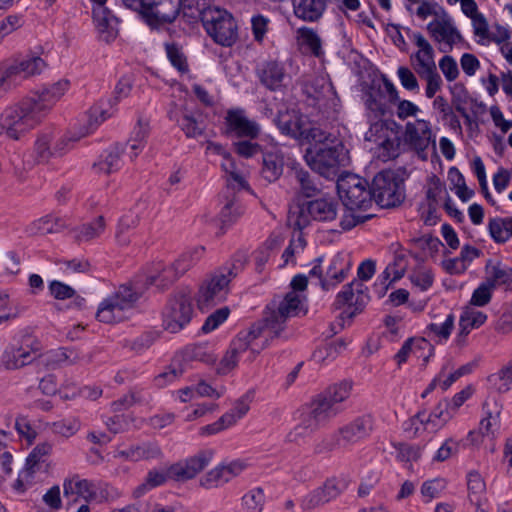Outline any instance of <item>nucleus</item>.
<instances>
[{"mask_svg": "<svg viewBox=\"0 0 512 512\" xmlns=\"http://www.w3.org/2000/svg\"><path fill=\"white\" fill-rule=\"evenodd\" d=\"M69 84L68 80H60L7 107L0 114V135L5 134L12 140H19L34 129L68 90Z\"/></svg>", "mask_w": 512, "mask_h": 512, "instance_id": "1", "label": "nucleus"}, {"mask_svg": "<svg viewBox=\"0 0 512 512\" xmlns=\"http://www.w3.org/2000/svg\"><path fill=\"white\" fill-rule=\"evenodd\" d=\"M307 284V276L303 274L295 275L291 281L293 291L288 292L282 300H273L267 305L263 320L265 326L271 329L274 336H280L285 329L287 319L297 315L301 300L296 292L304 291Z\"/></svg>", "mask_w": 512, "mask_h": 512, "instance_id": "2", "label": "nucleus"}, {"mask_svg": "<svg viewBox=\"0 0 512 512\" xmlns=\"http://www.w3.org/2000/svg\"><path fill=\"white\" fill-rule=\"evenodd\" d=\"M404 181L403 173L399 170L378 172L370 184L373 201L381 208L400 206L406 198Z\"/></svg>", "mask_w": 512, "mask_h": 512, "instance_id": "3", "label": "nucleus"}, {"mask_svg": "<svg viewBox=\"0 0 512 512\" xmlns=\"http://www.w3.org/2000/svg\"><path fill=\"white\" fill-rule=\"evenodd\" d=\"M304 157L313 171L327 179H334L344 160V145L339 139H332L324 144L310 146Z\"/></svg>", "mask_w": 512, "mask_h": 512, "instance_id": "4", "label": "nucleus"}, {"mask_svg": "<svg viewBox=\"0 0 512 512\" xmlns=\"http://www.w3.org/2000/svg\"><path fill=\"white\" fill-rule=\"evenodd\" d=\"M412 39L419 50L411 55L410 59L415 72L421 79L426 80L425 94L427 98L431 99L442 86V79L437 72L434 60V49L420 32L413 33Z\"/></svg>", "mask_w": 512, "mask_h": 512, "instance_id": "5", "label": "nucleus"}, {"mask_svg": "<svg viewBox=\"0 0 512 512\" xmlns=\"http://www.w3.org/2000/svg\"><path fill=\"white\" fill-rule=\"evenodd\" d=\"M364 286L356 281H352L343 286V289L336 295L333 303L335 310H340L347 306L338 316L337 323L330 324V332L327 337H332L339 333L345 326L346 319H353L361 313L367 305L370 297L364 292Z\"/></svg>", "mask_w": 512, "mask_h": 512, "instance_id": "6", "label": "nucleus"}, {"mask_svg": "<svg viewBox=\"0 0 512 512\" xmlns=\"http://www.w3.org/2000/svg\"><path fill=\"white\" fill-rule=\"evenodd\" d=\"M202 24L207 34L218 45L231 47L238 40L237 22L226 10L208 9L202 16Z\"/></svg>", "mask_w": 512, "mask_h": 512, "instance_id": "7", "label": "nucleus"}, {"mask_svg": "<svg viewBox=\"0 0 512 512\" xmlns=\"http://www.w3.org/2000/svg\"><path fill=\"white\" fill-rule=\"evenodd\" d=\"M337 190L347 210H366L372 205L371 186L355 174H347L338 179Z\"/></svg>", "mask_w": 512, "mask_h": 512, "instance_id": "8", "label": "nucleus"}, {"mask_svg": "<svg viewBox=\"0 0 512 512\" xmlns=\"http://www.w3.org/2000/svg\"><path fill=\"white\" fill-rule=\"evenodd\" d=\"M41 349L40 341L26 332L22 335L19 345L10 344L5 348L0 358V365L5 370L21 369L37 361Z\"/></svg>", "mask_w": 512, "mask_h": 512, "instance_id": "9", "label": "nucleus"}, {"mask_svg": "<svg viewBox=\"0 0 512 512\" xmlns=\"http://www.w3.org/2000/svg\"><path fill=\"white\" fill-rule=\"evenodd\" d=\"M140 296L141 293L131 285H121L114 294L101 302L96 313L97 319L104 323L122 320L123 311L131 308Z\"/></svg>", "mask_w": 512, "mask_h": 512, "instance_id": "10", "label": "nucleus"}, {"mask_svg": "<svg viewBox=\"0 0 512 512\" xmlns=\"http://www.w3.org/2000/svg\"><path fill=\"white\" fill-rule=\"evenodd\" d=\"M236 275L232 268L226 267L205 281L197 295L199 309L203 311L223 302L229 293V283Z\"/></svg>", "mask_w": 512, "mask_h": 512, "instance_id": "11", "label": "nucleus"}, {"mask_svg": "<svg viewBox=\"0 0 512 512\" xmlns=\"http://www.w3.org/2000/svg\"><path fill=\"white\" fill-rule=\"evenodd\" d=\"M193 306L191 296L177 292L171 296L162 312L163 327L170 333L181 331L192 319Z\"/></svg>", "mask_w": 512, "mask_h": 512, "instance_id": "12", "label": "nucleus"}, {"mask_svg": "<svg viewBox=\"0 0 512 512\" xmlns=\"http://www.w3.org/2000/svg\"><path fill=\"white\" fill-rule=\"evenodd\" d=\"M140 5L132 7L139 10L146 23L152 28L175 21L181 10V0H139Z\"/></svg>", "mask_w": 512, "mask_h": 512, "instance_id": "13", "label": "nucleus"}, {"mask_svg": "<svg viewBox=\"0 0 512 512\" xmlns=\"http://www.w3.org/2000/svg\"><path fill=\"white\" fill-rule=\"evenodd\" d=\"M338 202L332 198H318L310 200L299 206L295 226L302 230L306 228L311 220L328 222L336 219Z\"/></svg>", "mask_w": 512, "mask_h": 512, "instance_id": "14", "label": "nucleus"}, {"mask_svg": "<svg viewBox=\"0 0 512 512\" xmlns=\"http://www.w3.org/2000/svg\"><path fill=\"white\" fill-rule=\"evenodd\" d=\"M267 328L265 321L255 323L248 331H241L230 343L229 349L223 356L218 367V373L227 374L233 370L239 360V355L246 352L249 348L250 340L255 337H262Z\"/></svg>", "mask_w": 512, "mask_h": 512, "instance_id": "15", "label": "nucleus"}, {"mask_svg": "<svg viewBox=\"0 0 512 512\" xmlns=\"http://www.w3.org/2000/svg\"><path fill=\"white\" fill-rule=\"evenodd\" d=\"M348 487L347 479L331 477L325 480L322 486L307 493L301 500L303 511H311L338 498Z\"/></svg>", "mask_w": 512, "mask_h": 512, "instance_id": "16", "label": "nucleus"}, {"mask_svg": "<svg viewBox=\"0 0 512 512\" xmlns=\"http://www.w3.org/2000/svg\"><path fill=\"white\" fill-rule=\"evenodd\" d=\"M261 133L260 125L246 116L242 108L229 109L224 117L223 134L228 137L256 139Z\"/></svg>", "mask_w": 512, "mask_h": 512, "instance_id": "17", "label": "nucleus"}, {"mask_svg": "<svg viewBox=\"0 0 512 512\" xmlns=\"http://www.w3.org/2000/svg\"><path fill=\"white\" fill-rule=\"evenodd\" d=\"M214 450L204 449L195 455L170 465L172 479L177 482H185L195 478L212 461Z\"/></svg>", "mask_w": 512, "mask_h": 512, "instance_id": "18", "label": "nucleus"}, {"mask_svg": "<svg viewBox=\"0 0 512 512\" xmlns=\"http://www.w3.org/2000/svg\"><path fill=\"white\" fill-rule=\"evenodd\" d=\"M404 140L422 159L427 158L425 152L431 143L435 148L430 124L425 120L408 122L405 126Z\"/></svg>", "mask_w": 512, "mask_h": 512, "instance_id": "19", "label": "nucleus"}, {"mask_svg": "<svg viewBox=\"0 0 512 512\" xmlns=\"http://www.w3.org/2000/svg\"><path fill=\"white\" fill-rule=\"evenodd\" d=\"M44 66L45 63L43 59L38 56H31L15 61L0 69L10 85H12L15 84L17 80L25 79L29 76L40 73Z\"/></svg>", "mask_w": 512, "mask_h": 512, "instance_id": "20", "label": "nucleus"}, {"mask_svg": "<svg viewBox=\"0 0 512 512\" xmlns=\"http://www.w3.org/2000/svg\"><path fill=\"white\" fill-rule=\"evenodd\" d=\"M502 406L496 400L486 401L483 404L484 418L480 421L479 432L470 431L468 437L471 442L477 441L476 436L494 437L495 433L500 429V415Z\"/></svg>", "mask_w": 512, "mask_h": 512, "instance_id": "21", "label": "nucleus"}, {"mask_svg": "<svg viewBox=\"0 0 512 512\" xmlns=\"http://www.w3.org/2000/svg\"><path fill=\"white\" fill-rule=\"evenodd\" d=\"M259 82L270 91L282 88L286 77L284 65L277 60H267L256 68Z\"/></svg>", "mask_w": 512, "mask_h": 512, "instance_id": "22", "label": "nucleus"}, {"mask_svg": "<svg viewBox=\"0 0 512 512\" xmlns=\"http://www.w3.org/2000/svg\"><path fill=\"white\" fill-rule=\"evenodd\" d=\"M374 418L370 414H365L355 418L352 422L339 428L346 446L354 444L370 436L374 430Z\"/></svg>", "mask_w": 512, "mask_h": 512, "instance_id": "23", "label": "nucleus"}, {"mask_svg": "<svg viewBox=\"0 0 512 512\" xmlns=\"http://www.w3.org/2000/svg\"><path fill=\"white\" fill-rule=\"evenodd\" d=\"M427 30L435 41L444 43L445 47L440 49L442 52L451 51L453 45L462 40L460 32L449 19L433 20L428 23Z\"/></svg>", "mask_w": 512, "mask_h": 512, "instance_id": "24", "label": "nucleus"}, {"mask_svg": "<svg viewBox=\"0 0 512 512\" xmlns=\"http://www.w3.org/2000/svg\"><path fill=\"white\" fill-rule=\"evenodd\" d=\"M93 19L100 39L106 43L114 41L118 35L117 17L105 6H94Z\"/></svg>", "mask_w": 512, "mask_h": 512, "instance_id": "25", "label": "nucleus"}, {"mask_svg": "<svg viewBox=\"0 0 512 512\" xmlns=\"http://www.w3.org/2000/svg\"><path fill=\"white\" fill-rule=\"evenodd\" d=\"M350 262L342 253L333 256L325 271V279L322 282V290L329 291L343 282L350 270Z\"/></svg>", "mask_w": 512, "mask_h": 512, "instance_id": "26", "label": "nucleus"}, {"mask_svg": "<svg viewBox=\"0 0 512 512\" xmlns=\"http://www.w3.org/2000/svg\"><path fill=\"white\" fill-rule=\"evenodd\" d=\"M293 13L304 22H318L327 8V0H291Z\"/></svg>", "mask_w": 512, "mask_h": 512, "instance_id": "27", "label": "nucleus"}, {"mask_svg": "<svg viewBox=\"0 0 512 512\" xmlns=\"http://www.w3.org/2000/svg\"><path fill=\"white\" fill-rule=\"evenodd\" d=\"M223 197L226 199V202L220 212L222 225L217 233L218 236L223 235L225 228L234 223L244 213V207L238 201L234 188H231L230 185L223 191Z\"/></svg>", "mask_w": 512, "mask_h": 512, "instance_id": "28", "label": "nucleus"}, {"mask_svg": "<svg viewBox=\"0 0 512 512\" xmlns=\"http://www.w3.org/2000/svg\"><path fill=\"white\" fill-rule=\"evenodd\" d=\"M274 123L283 135L297 140L302 135L305 124L302 117L293 110L279 111Z\"/></svg>", "mask_w": 512, "mask_h": 512, "instance_id": "29", "label": "nucleus"}, {"mask_svg": "<svg viewBox=\"0 0 512 512\" xmlns=\"http://www.w3.org/2000/svg\"><path fill=\"white\" fill-rule=\"evenodd\" d=\"M284 156L283 153L274 148L262 154L261 177L268 183L277 181L283 173Z\"/></svg>", "mask_w": 512, "mask_h": 512, "instance_id": "30", "label": "nucleus"}, {"mask_svg": "<svg viewBox=\"0 0 512 512\" xmlns=\"http://www.w3.org/2000/svg\"><path fill=\"white\" fill-rule=\"evenodd\" d=\"M401 126L394 120H379L370 125L365 133V140L378 144L385 138L392 137L393 134H399Z\"/></svg>", "mask_w": 512, "mask_h": 512, "instance_id": "31", "label": "nucleus"}, {"mask_svg": "<svg viewBox=\"0 0 512 512\" xmlns=\"http://www.w3.org/2000/svg\"><path fill=\"white\" fill-rule=\"evenodd\" d=\"M454 416L450 409V402L447 399L439 401L434 410L427 414L425 411H420L416 414V418L421 423H433L435 426H443Z\"/></svg>", "mask_w": 512, "mask_h": 512, "instance_id": "32", "label": "nucleus"}, {"mask_svg": "<svg viewBox=\"0 0 512 512\" xmlns=\"http://www.w3.org/2000/svg\"><path fill=\"white\" fill-rule=\"evenodd\" d=\"M294 177L299 185V192L306 198L317 196L321 192V186L311 173L301 167L294 166Z\"/></svg>", "mask_w": 512, "mask_h": 512, "instance_id": "33", "label": "nucleus"}, {"mask_svg": "<svg viewBox=\"0 0 512 512\" xmlns=\"http://www.w3.org/2000/svg\"><path fill=\"white\" fill-rule=\"evenodd\" d=\"M310 413L321 425L328 422L340 412V407H334L322 395L318 394L307 407Z\"/></svg>", "mask_w": 512, "mask_h": 512, "instance_id": "34", "label": "nucleus"}, {"mask_svg": "<svg viewBox=\"0 0 512 512\" xmlns=\"http://www.w3.org/2000/svg\"><path fill=\"white\" fill-rule=\"evenodd\" d=\"M120 454L132 461H140L158 459L162 456V451L157 444L147 442L129 447L128 449L121 451Z\"/></svg>", "mask_w": 512, "mask_h": 512, "instance_id": "35", "label": "nucleus"}, {"mask_svg": "<svg viewBox=\"0 0 512 512\" xmlns=\"http://www.w3.org/2000/svg\"><path fill=\"white\" fill-rule=\"evenodd\" d=\"M122 154H124L123 145L119 143L115 144L105 151V154L102 155L103 158L98 163H95L94 167L106 174L115 172L122 166Z\"/></svg>", "mask_w": 512, "mask_h": 512, "instance_id": "36", "label": "nucleus"}, {"mask_svg": "<svg viewBox=\"0 0 512 512\" xmlns=\"http://www.w3.org/2000/svg\"><path fill=\"white\" fill-rule=\"evenodd\" d=\"M168 479H172L170 466L166 471L150 470L144 478V481L134 489L133 496L139 498L149 490L165 484Z\"/></svg>", "mask_w": 512, "mask_h": 512, "instance_id": "37", "label": "nucleus"}, {"mask_svg": "<svg viewBox=\"0 0 512 512\" xmlns=\"http://www.w3.org/2000/svg\"><path fill=\"white\" fill-rule=\"evenodd\" d=\"M487 381L498 393H506L512 390V359L497 372L489 375Z\"/></svg>", "mask_w": 512, "mask_h": 512, "instance_id": "38", "label": "nucleus"}, {"mask_svg": "<svg viewBox=\"0 0 512 512\" xmlns=\"http://www.w3.org/2000/svg\"><path fill=\"white\" fill-rule=\"evenodd\" d=\"M140 223V214L129 211L123 215L118 222L116 230V240L120 245H128L130 242V231L135 229Z\"/></svg>", "mask_w": 512, "mask_h": 512, "instance_id": "39", "label": "nucleus"}, {"mask_svg": "<svg viewBox=\"0 0 512 512\" xmlns=\"http://www.w3.org/2000/svg\"><path fill=\"white\" fill-rule=\"evenodd\" d=\"M488 230L496 243H505L512 238V217L490 219Z\"/></svg>", "mask_w": 512, "mask_h": 512, "instance_id": "40", "label": "nucleus"}, {"mask_svg": "<svg viewBox=\"0 0 512 512\" xmlns=\"http://www.w3.org/2000/svg\"><path fill=\"white\" fill-rule=\"evenodd\" d=\"M105 229L103 216H98L92 222L81 225L74 229V238L77 242H88L101 235Z\"/></svg>", "mask_w": 512, "mask_h": 512, "instance_id": "41", "label": "nucleus"}, {"mask_svg": "<svg viewBox=\"0 0 512 512\" xmlns=\"http://www.w3.org/2000/svg\"><path fill=\"white\" fill-rule=\"evenodd\" d=\"M183 360L200 361L206 364H213L216 361V355L207 344L188 345L183 350Z\"/></svg>", "mask_w": 512, "mask_h": 512, "instance_id": "42", "label": "nucleus"}, {"mask_svg": "<svg viewBox=\"0 0 512 512\" xmlns=\"http://www.w3.org/2000/svg\"><path fill=\"white\" fill-rule=\"evenodd\" d=\"M486 273L487 277L485 280L493 284L494 288L512 283V268L502 266L501 263L492 265V261L489 260L486 265Z\"/></svg>", "mask_w": 512, "mask_h": 512, "instance_id": "43", "label": "nucleus"}, {"mask_svg": "<svg viewBox=\"0 0 512 512\" xmlns=\"http://www.w3.org/2000/svg\"><path fill=\"white\" fill-rule=\"evenodd\" d=\"M467 489L469 501L479 507L485 495L486 484L477 471H470L467 475Z\"/></svg>", "mask_w": 512, "mask_h": 512, "instance_id": "44", "label": "nucleus"}, {"mask_svg": "<svg viewBox=\"0 0 512 512\" xmlns=\"http://www.w3.org/2000/svg\"><path fill=\"white\" fill-rule=\"evenodd\" d=\"M351 390L352 383L350 381H342L328 387L320 395L326 398L332 406L339 407V404L350 396Z\"/></svg>", "mask_w": 512, "mask_h": 512, "instance_id": "45", "label": "nucleus"}, {"mask_svg": "<svg viewBox=\"0 0 512 512\" xmlns=\"http://www.w3.org/2000/svg\"><path fill=\"white\" fill-rule=\"evenodd\" d=\"M204 251L205 248L203 246H198L184 252L172 263L174 269L179 273L180 276H182L200 260L204 254Z\"/></svg>", "mask_w": 512, "mask_h": 512, "instance_id": "46", "label": "nucleus"}, {"mask_svg": "<svg viewBox=\"0 0 512 512\" xmlns=\"http://www.w3.org/2000/svg\"><path fill=\"white\" fill-rule=\"evenodd\" d=\"M158 273L150 275L146 279L148 285H156L160 289H165L175 282L179 277V273L174 269L173 265L157 268Z\"/></svg>", "mask_w": 512, "mask_h": 512, "instance_id": "47", "label": "nucleus"}, {"mask_svg": "<svg viewBox=\"0 0 512 512\" xmlns=\"http://www.w3.org/2000/svg\"><path fill=\"white\" fill-rule=\"evenodd\" d=\"M433 107L441 113L442 120L447 122L452 130H462L458 116L454 113L452 106L448 104L447 100L443 96H437L434 99Z\"/></svg>", "mask_w": 512, "mask_h": 512, "instance_id": "48", "label": "nucleus"}, {"mask_svg": "<svg viewBox=\"0 0 512 512\" xmlns=\"http://www.w3.org/2000/svg\"><path fill=\"white\" fill-rule=\"evenodd\" d=\"M401 139L399 134H393L390 138H385L378 143V158L386 162L395 159L400 154Z\"/></svg>", "mask_w": 512, "mask_h": 512, "instance_id": "49", "label": "nucleus"}, {"mask_svg": "<svg viewBox=\"0 0 512 512\" xmlns=\"http://www.w3.org/2000/svg\"><path fill=\"white\" fill-rule=\"evenodd\" d=\"M51 450L52 446L49 443L44 442L36 445L26 459L25 471L27 474H34L38 464L45 462Z\"/></svg>", "mask_w": 512, "mask_h": 512, "instance_id": "50", "label": "nucleus"}, {"mask_svg": "<svg viewBox=\"0 0 512 512\" xmlns=\"http://www.w3.org/2000/svg\"><path fill=\"white\" fill-rule=\"evenodd\" d=\"M332 139L337 138L319 127L308 126L307 123H305L303 133L298 140L307 141L311 146H317L318 144H324V142L332 141Z\"/></svg>", "mask_w": 512, "mask_h": 512, "instance_id": "51", "label": "nucleus"}, {"mask_svg": "<svg viewBox=\"0 0 512 512\" xmlns=\"http://www.w3.org/2000/svg\"><path fill=\"white\" fill-rule=\"evenodd\" d=\"M165 51L167 58L175 69L182 74L189 71L187 58L176 43H165Z\"/></svg>", "mask_w": 512, "mask_h": 512, "instance_id": "52", "label": "nucleus"}, {"mask_svg": "<svg viewBox=\"0 0 512 512\" xmlns=\"http://www.w3.org/2000/svg\"><path fill=\"white\" fill-rule=\"evenodd\" d=\"M342 435L340 433V430L325 436L322 438L319 442H317L314 445V453L315 454H325L332 452L336 449H339L341 447H345L346 444L344 440H341Z\"/></svg>", "mask_w": 512, "mask_h": 512, "instance_id": "53", "label": "nucleus"}, {"mask_svg": "<svg viewBox=\"0 0 512 512\" xmlns=\"http://www.w3.org/2000/svg\"><path fill=\"white\" fill-rule=\"evenodd\" d=\"M298 33L303 45H305L315 57H320L323 54L321 38L312 28L302 27L298 30Z\"/></svg>", "mask_w": 512, "mask_h": 512, "instance_id": "54", "label": "nucleus"}, {"mask_svg": "<svg viewBox=\"0 0 512 512\" xmlns=\"http://www.w3.org/2000/svg\"><path fill=\"white\" fill-rule=\"evenodd\" d=\"M185 369L178 361H173L163 372L155 376L154 383L157 387H165L182 376Z\"/></svg>", "mask_w": 512, "mask_h": 512, "instance_id": "55", "label": "nucleus"}, {"mask_svg": "<svg viewBox=\"0 0 512 512\" xmlns=\"http://www.w3.org/2000/svg\"><path fill=\"white\" fill-rule=\"evenodd\" d=\"M65 227L64 220L52 216H45L33 223V229L40 234L58 233Z\"/></svg>", "mask_w": 512, "mask_h": 512, "instance_id": "56", "label": "nucleus"}, {"mask_svg": "<svg viewBox=\"0 0 512 512\" xmlns=\"http://www.w3.org/2000/svg\"><path fill=\"white\" fill-rule=\"evenodd\" d=\"M236 423V416L233 412L223 414L216 422L200 428V435L208 436L217 434Z\"/></svg>", "mask_w": 512, "mask_h": 512, "instance_id": "57", "label": "nucleus"}, {"mask_svg": "<svg viewBox=\"0 0 512 512\" xmlns=\"http://www.w3.org/2000/svg\"><path fill=\"white\" fill-rule=\"evenodd\" d=\"M265 501L261 488H255L242 497V505L247 512H261Z\"/></svg>", "mask_w": 512, "mask_h": 512, "instance_id": "58", "label": "nucleus"}, {"mask_svg": "<svg viewBox=\"0 0 512 512\" xmlns=\"http://www.w3.org/2000/svg\"><path fill=\"white\" fill-rule=\"evenodd\" d=\"M495 288L488 281L482 282L472 293L470 305L483 307L489 304L492 299V293Z\"/></svg>", "mask_w": 512, "mask_h": 512, "instance_id": "59", "label": "nucleus"}, {"mask_svg": "<svg viewBox=\"0 0 512 512\" xmlns=\"http://www.w3.org/2000/svg\"><path fill=\"white\" fill-rule=\"evenodd\" d=\"M229 481V476L225 475L222 465L210 470L200 479V486L205 489L218 487Z\"/></svg>", "mask_w": 512, "mask_h": 512, "instance_id": "60", "label": "nucleus"}, {"mask_svg": "<svg viewBox=\"0 0 512 512\" xmlns=\"http://www.w3.org/2000/svg\"><path fill=\"white\" fill-rule=\"evenodd\" d=\"M7 433L0 430V477L4 479L12 473V453L9 450L6 442L2 438H6Z\"/></svg>", "mask_w": 512, "mask_h": 512, "instance_id": "61", "label": "nucleus"}, {"mask_svg": "<svg viewBox=\"0 0 512 512\" xmlns=\"http://www.w3.org/2000/svg\"><path fill=\"white\" fill-rule=\"evenodd\" d=\"M50 134L40 135L35 142V155L38 163H46L53 156L56 155V150L50 148L51 142Z\"/></svg>", "mask_w": 512, "mask_h": 512, "instance_id": "62", "label": "nucleus"}, {"mask_svg": "<svg viewBox=\"0 0 512 512\" xmlns=\"http://www.w3.org/2000/svg\"><path fill=\"white\" fill-rule=\"evenodd\" d=\"M185 135L189 138H195L203 134L204 127L195 118L194 115L184 113L180 120H177Z\"/></svg>", "mask_w": 512, "mask_h": 512, "instance_id": "63", "label": "nucleus"}, {"mask_svg": "<svg viewBox=\"0 0 512 512\" xmlns=\"http://www.w3.org/2000/svg\"><path fill=\"white\" fill-rule=\"evenodd\" d=\"M208 9L206 0H181V10L184 16L202 20V16L208 12Z\"/></svg>", "mask_w": 512, "mask_h": 512, "instance_id": "64", "label": "nucleus"}]
</instances>
